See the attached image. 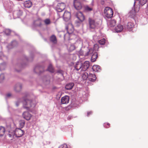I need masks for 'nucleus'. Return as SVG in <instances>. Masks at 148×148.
<instances>
[{
  "label": "nucleus",
  "mask_w": 148,
  "mask_h": 148,
  "mask_svg": "<svg viewBox=\"0 0 148 148\" xmlns=\"http://www.w3.org/2000/svg\"><path fill=\"white\" fill-rule=\"evenodd\" d=\"M36 105V102L28 99H25L23 102V107L24 108L28 110L31 107H34Z\"/></svg>",
  "instance_id": "1"
},
{
  "label": "nucleus",
  "mask_w": 148,
  "mask_h": 148,
  "mask_svg": "<svg viewBox=\"0 0 148 148\" xmlns=\"http://www.w3.org/2000/svg\"><path fill=\"white\" fill-rule=\"evenodd\" d=\"M104 15L108 18L112 17L113 15V11L112 9L108 7H106L104 10Z\"/></svg>",
  "instance_id": "2"
},
{
  "label": "nucleus",
  "mask_w": 148,
  "mask_h": 148,
  "mask_svg": "<svg viewBox=\"0 0 148 148\" xmlns=\"http://www.w3.org/2000/svg\"><path fill=\"white\" fill-rule=\"evenodd\" d=\"M88 21L89 27L90 29H95L98 25V23L92 18H89L88 19Z\"/></svg>",
  "instance_id": "3"
},
{
  "label": "nucleus",
  "mask_w": 148,
  "mask_h": 148,
  "mask_svg": "<svg viewBox=\"0 0 148 148\" xmlns=\"http://www.w3.org/2000/svg\"><path fill=\"white\" fill-rule=\"evenodd\" d=\"M66 5L64 3H58L56 7V10L59 12L63 11L65 8Z\"/></svg>",
  "instance_id": "4"
},
{
  "label": "nucleus",
  "mask_w": 148,
  "mask_h": 148,
  "mask_svg": "<svg viewBox=\"0 0 148 148\" xmlns=\"http://www.w3.org/2000/svg\"><path fill=\"white\" fill-rule=\"evenodd\" d=\"M24 132L20 128H16L14 132V134L17 137L22 136L24 134Z\"/></svg>",
  "instance_id": "5"
},
{
  "label": "nucleus",
  "mask_w": 148,
  "mask_h": 148,
  "mask_svg": "<svg viewBox=\"0 0 148 148\" xmlns=\"http://www.w3.org/2000/svg\"><path fill=\"white\" fill-rule=\"evenodd\" d=\"M73 5L75 8L77 10L81 9L82 6V4L80 1H74Z\"/></svg>",
  "instance_id": "6"
},
{
  "label": "nucleus",
  "mask_w": 148,
  "mask_h": 148,
  "mask_svg": "<svg viewBox=\"0 0 148 148\" xmlns=\"http://www.w3.org/2000/svg\"><path fill=\"white\" fill-rule=\"evenodd\" d=\"M69 97L66 95L61 98V103L62 104H66L68 103L69 101Z\"/></svg>",
  "instance_id": "7"
},
{
  "label": "nucleus",
  "mask_w": 148,
  "mask_h": 148,
  "mask_svg": "<svg viewBox=\"0 0 148 148\" xmlns=\"http://www.w3.org/2000/svg\"><path fill=\"white\" fill-rule=\"evenodd\" d=\"M23 118L27 120H30L32 117V115L28 112H25L23 114Z\"/></svg>",
  "instance_id": "8"
},
{
  "label": "nucleus",
  "mask_w": 148,
  "mask_h": 148,
  "mask_svg": "<svg viewBox=\"0 0 148 148\" xmlns=\"http://www.w3.org/2000/svg\"><path fill=\"white\" fill-rule=\"evenodd\" d=\"M66 29L69 34H71L73 31L74 29L73 25L71 24H69L66 27Z\"/></svg>",
  "instance_id": "9"
},
{
  "label": "nucleus",
  "mask_w": 148,
  "mask_h": 148,
  "mask_svg": "<svg viewBox=\"0 0 148 148\" xmlns=\"http://www.w3.org/2000/svg\"><path fill=\"white\" fill-rule=\"evenodd\" d=\"M71 15L70 12L65 11L63 14V17L64 20L66 21L70 19Z\"/></svg>",
  "instance_id": "10"
},
{
  "label": "nucleus",
  "mask_w": 148,
  "mask_h": 148,
  "mask_svg": "<svg viewBox=\"0 0 148 148\" xmlns=\"http://www.w3.org/2000/svg\"><path fill=\"white\" fill-rule=\"evenodd\" d=\"M76 16L78 19L81 22L83 21L85 19L84 16L82 13L81 12H78L76 15Z\"/></svg>",
  "instance_id": "11"
},
{
  "label": "nucleus",
  "mask_w": 148,
  "mask_h": 148,
  "mask_svg": "<svg viewBox=\"0 0 148 148\" xmlns=\"http://www.w3.org/2000/svg\"><path fill=\"white\" fill-rule=\"evenodd\" d=\"M90 65L89 62L88 61H86L82 64V71H86L89 67Z\"/></svg>",
  "instance_id": "12"
},
{
  "label": "nucleus",
  "mask_w": 148,
  "mask_h": 148,
  "mask_svg": "<svg viewBox=\"0 0 148 148\" xmlns=\"http://www.w3.org/2000/svg\"><path fill=\"white\" fill-rule=\"evenodd\" d=\"M82 63L81 62H77L74 66L75 69L77 71H78L82 68L81 70H82Z\"/></svg>",
  "instance_id": "13"
},
{
  "label": "nucleus",
  "mask_w": 148,
  "mask_h": 148,
  "mask_svg": "<svg viewBox=\"0 0 148 148\" xmlns=\"http://www.w3.org/2000/svg\"><path fill=\"white\" fill-rule=\"evenodd\" d=\"M96 77L95 74L90 73L88 75V79L90 81L93 82L96 80Z\"/></svg>",
  "instance_id": "14"
},
{
  "label": "nucleus",
  "mask_w": 148,
  "mask_h": 148,
  "mask_svg": "<svg viewBox=\"0 0 148 148\" xmlns=\"http://www.w3.org/2000/svg\"><path fill=\"white\" fill-rule=\"evenodd\" d=\"M24 6L27 8H30L32 5V4L31 1H26L24 3Z\"/></svg>",
  "instance_id": "15"
},
{
  "label": "nucleus",
  "mask_w": 148,
  "mask_h": 148,
  "mask_svg": "<svg viewBox=\"0 0 148 148\" xmlns=\"http://www.w3.org/2000/svg\"><path fill=\"white\" fill-rule=\"evenodd\" d=\"M123 29V26L119 24L115 27V30L116 32H119L121 31Z\"/></svg>",
  "instance_id": "16"
},
{
  "label": "nucleus",
  "mask_w": 148,
  "mask_h": 148,
  "mask_svg": "<svg viewBox=\"0 0 148 148\" xmlns=\"http://www.w3.org/2000/svg\"><path fill=\"white\" fill-rule=\"evenodd\" d=\"M116 21L114 20H111L108 21V24L111 27H114L116 25Z\"/></svg>",
  "instance_id": "17"
},
{
  "label": "nucleus",
  "mask_w": 148,
  "mask_h": 148,
  "mask_svg": "<svg viewBox=\"0 0 148 148\" xmlns=\"http://www.w3.org/2000/svg\"><path fill=\"white\" fill-rule=\"evenodd\" d=\"M98 57V54L96 52L94 53L91 57V61L92 62H95Z\"/></svg>",
  "instance_id": "18"
},
{
  "label": "nucleus",
  "mask_w": 148,
  "mask_h": 148,
  "mask_svg": "<svg viewBox=\"0 0 148 148\" xmlns=\"http://www.w3.org/2000/svg\"><path fill=\"white\" fill-rule=\"evenodd\" d=\"M22 88V86L21 84H17L14 87V89L17 92L20 91Z\"/></svg>",
  "instance_id": "19"
},
{
  "label": "nucleus",
  "mask_w": 148,
  "mask_h": 148,
  "mask_svg": "<svg viewBox=\"0 0 148 148\" xmlns=\"http://www.w3.org/2000/svg\"><path fill=\"white\" fill-rule=\"evenodd\" d=\"M50 41L54 44H56L57 43V40L56 36L53 35L51 36L50 38Z\"/></svg>",
  "instance_id": "20"
},
{
  "label": "nucleus",
  "mask_w": 148,
  "mask_h": 148,
  "mask_svg": "<svg viewBox=\"0 0 148 148\" xmlns=\"http://www.w3.org/2000/svg\"><path fill=\"white\" fill-rule=\"evenodd\" d=\"M136 13L134 10L133 9L129 12V16L131 18H134L136 14Z\"/></svg>",
  "instance_id": "21"
},
{
  "label": "nucleus",
  "mask_w": 148,
  "mask_h": 148,
  "mask_svg": "<svg viewBox=\"0 0 148 148\" xmlns=\"http://www.w3.org/2000/svg\"><path fill=\"white\" fill-rule=\"evenodd\" d=\"M5 131V128L3 126H0V136H3Z\"/></svg>",
  "instance_id": "22"
},
{
  "label": "nucleus",
  "mask_w": 148,
  "mask_h": 148,
  "mask_svg": "<svg viewBox=\"0 0 148 148\" xmlns=\"http://www.w3.org/2000/svg\"><path fill=\"white\" fill-rule=\"evenodd\" d=\"M74 85V84L73 83H70L66 85L65 88L67 90H70L73 88Z\"/></svg>",
  "instance_id": "23"
},
{
  "label": "nucleus",
  "mask_w": 148,
  "mask_h": 148,
  "mask_svg": "<svg viewBox=\"0 0 148 148\" xmlns=\"http://www.w3.org/2000/svg\"><path fill=\"white\" fill-rule=\"evenodd\" d=\"M147 1H135V3H137L140 6V5L143 6L147 2Z\"/></svg>",
  "instance_id": "24"
},
{
  "label": "nucleus",
  "mask_w": 148,
  "mask_h": 148,
  "mask_svg": "<svg viewBox=\"0 0 148 148\" xmlns=\"http://www.w3.org/2000/svg\"><path fill=\"white\" fill-rule=\"evenodd\" d=\"M134 10L136 12H138L139 10L140 9V6L139 5V4H138L137 3H135V1L134 2Z\"/></svg>",
  "instance_id": "25"
},
{
  "label": "nucleus",
  "mask_w": 148,
  "mask_h": 148,
  "mask_svg": "<svg viewBox=\"0 0 148 148\" xmlns=\"http://www.w3.org/2000/svg\"><path fill=\"white\" fill-rule=\"evenodd\" d=\"M92 69L94 71H97L100 70V66L97 65H94Z\"/></svg>",
  "instance_id": "26"
},
{
  "label": "nucleus",
  "mask_w": 148,
  "mask_h": 148,
  "mask_svg": "<svg viewBox=\"0 0 148 148\" xmlns=\"http://www.w3.org/2000/svg\"><path fill=\"white\" fill-rule=\"evenodd\" d=\"M42 69V68L41 67L36 66L35 68L34 69V71L37 73L40 74L42 73V72L40 70Z\"/></svg>",
  "instance_id": "27"
},
{
  "label": "nucleus",
  "mask_w": 148,
  "mask_h": 148,
  "mask_svg": "<svg viewBox=\"0 0 148 148\" xmlns=\"http://www.w3.org/2000/svg\"><path fill=\"white\" fill-rule=\"evenodd\" d=\"M134 24L132 22H129L126 25V27L128 29H130L133 28L134 26Z\"/></svg>",
  "instance_id": "28"
},
{
  "label": "nucleus",
  "mask_w": 148,
  "mask_h": 148,
  "mask_svg": "<svg viewBox=\"0 0 148 148\" xmlns=\"http://www.w3.org/2000/svg\"><path fill=\"white\" fill-rule=\"evenodd\" d=\"M75 49V47L74 45H71L69 47H68V49L69 51H72L74 50Z\"/></svg>",
  "instance_id": "29"
},
{
  "label": "nucleus",
  "mask_w": 148,
  "mask_h": 148,
  "mask_svg": "<svg viewBox=\"0 0 148 148\" xmlns=\"http://www.w3.org/2000/svg\"><path fill=\"white\" fill-rule=\"evenodd\" d=\"M20 127L21 128H23L25 125V121L23 120H21L19 121Z\"/></svg>",
  "instance_id": "30"
},
{
  "label": "nucleus",
  "mask_w": 148,
  "mask_h": 148,
  "mask_svg": "<svg viewBox=\"0 0 148 148\" xmlns=\"http://www.w3.org/2000/svg\"><path fill=\"white\" fill-rule=\"evenodd\" d=\"M48 70L51 73H53L54 72V69L51 64H50L49 65L48 68Z\"/></svg>",
  "instance_id": "31"
},
{
  "label": "nucleus",
  "mask_w": 148,
  "mask_h": 148,
  "mask_svg": "<svg viewBox=\"0 0 148 148\" xmlns=\"http://www.w3.org/2000/svg\"><path fill=\"white\" fill-rule=\"evenodd\" d=\"M34 23L35 25L38 26H40L41 25V21L39 19H38Z\"/></svg>",
  "instance_id": "32"
},
{
  "label": "nucleus",
  "mask_w": 148,
  "mask_h": 148,
  "mask_svg": "<svg viewBox=\"0 0 148 148\" xmlns=\"http://www.w3.org/2000/svg\"><path fill=\"white\" fill-rule=\"evenodd\" d=\"M88 75L87 73L85 72L82 75V77L83 79L84 80L86 79L87 78H88Z\"/></svg>",
  "instance_id": "33"
},
{
  "label": "nucleus",
  "mask_w": 148,
  "mask_h": 148,
  "mask_svg": "<svg viewBox=\"0 0 148 148\" xmlns=\"http://www.w3.org/2000/svg\"><path fill=\"white\" fill-rule=\"evenodd\" d=\"M92 8L89 7L88 6H86L84 7V10L85 11L87 12H89L92 11Z\"/></svg>",
  "instance_id": "34"
},
{
  "label": "nucleus",
  "mask_w": 148,
  "mask_h": 148,
  "mask_svg": "<svg viewBox=\"0 0 148 148\" xmlns=\"http://www.w3.org/2000/svg\"><path fill=\"white\" fill-rule=\"evenodd\" d=\"M98 42L101 45H103L105 43V39L104 38L98 41Z\"/></svg>",
  "instance_id": "35"
},
{
  "label": "nucleus",
  "mask_w": 148,
  "mask_h": 148,
  "mask_svg": "<svg viewBox=\"0 0 148 148\" xmlns=\"http://www.w3.org/2000/svg\"><path fill=\"white\" fill-rule=\"evenodd\" d=\"M5 65L4 63H2L0 64V70H2L5 69Z\"/></svg>",
  "instance_id": "36"
},
{
  "label": "nucleus",
  "mask_w": 148,
  "mask_h": 148,
  "mask_svg": "<svg viewBox=\"0 0 148 148\" xmlns=\"http://www.w3.org/2000/svg\"><path fill=\"white\" fill-rule=\"evenodd\" d=\"M4 79V75L3 74H2L0 75V83L3 82Z\"/></svg>",
  "instance_id": "37"
},
{
  "label": "nucleus",
  "mask_w": 148,
  "mask_h": 148,
  "mask_svg": "<svg viewBox=\"0 0 148 148\" xmlns=\"http://www.w3.org/2000/svg\"><path fill=\"white\" fill-rule=\"evenodd\" d=\"M5 33L7 35H9L11 33V31L9 29H7L5 30Z\"/></svg>",
  "instance_id": "38"
},
{
  "label": "nucleus",
  "mask_w": 148,
  "mask_h": 148,
  "mask_svg": "<svg viewBox=\"0 0 148 148\" xmlns=\"http://www.w3.org/2000/svg\"><path fill=\"white\" fill-rule=\"evenodd\" d=\"M58 148H68V147L66 144H63L60 145Z\"/></svg>",
  "instance_id": "39"
},
{
  "label": "nucleus",
  "mask_w": 148,
  "mask_h": 148,
  "mask_svg": "<svg viewBox=\"0 0 148 148\" xmlns=\"http://www.w3.org/2000/svg\"><path fill=\"white\" fill-rule=\"evenodd\" d=\"M46 25H48L50 23V21L49 19H47L44 21Z\"/></svg>",
  "instance_id": "40"
},
{
  "label": "nucleus",
  "mask_w": 148,
  "mask_h": 148,
  "mask_svg": "<svg viewBox=\"0 0 148 148\" xmlns=\"http://www.w3.org/2000/svg\"><path fill=\"white\" fill-rule=\"evenodd\" d=\"M99 48V46L97 44H95L94 46V50H98Z\"/></svg>",
  "instance_id": "41"
},
{
  "label": "nucleus",
  "mask_w": 148,
  "mask_h": 148,
  "mask_svg": "<svg viewBox=\"0 0 148 148\" xmlns=\"http://www.w3.org/2000/svg\"><path fill=\"white\" fill-rule=\"evenodd\" d=\"M104 126L105 127L108 128L110 127V124L109 123H104Z\"/></svg>",
  "instance_id": "42"
},
{
  "label": "nucleus",
  "mask_w": 148,
  "mask_h": 148,
  "mask_svg": "<svg viewBox=\"0 0 148 148\" xmlns=\"http://www.w3.org/2000/svg\"><path fill=\"white\" fill-rule=\"evenodd\" d=\"M92 52V49H90L89 51L88 52L87 54L86 55V56H88V55L90 54Z\"/></svg>",
  "instance_id": "43"
},
{
  "label": "nucleus",
  "mask_w": 148,
  "mask_h": 148,
  "mask_svg": "<svg viewBox=\"0 0 148 148\" xmlns=\"http://www.w3.org/2000/svg\"><path fill=\"white\" fill-rule=\"evenodd\" d=\"M71 108V106H69L65 108V110L66 111H68L70 110Z\"/></svg>",
  "instance_id": "44"
},
{
  "label": "nucleus",
  "mask_w": 148,
  "mask_h": 148,
  "mask_svg": "<svg viewBox=\"0 0 148 148\" xmlns=\"http://www.w3.org/2000/svg\"><path fill=\"white\" fill-rule=\"evenodd\" d=\"M8 135L9 137L13 138L14 136L12 134H8Z\"/></svg>",
  "instance_id": "45"
},
{
  "label": "nucleus",
  "mask_w": 148,
  "mask_h": 148,
  "mask_svg": "<svg viewBox=\"0 0 148 148\" xmlns=\"http://www.w3.org/2000/svg\"><path fill=\"white\" fill-rule=\"evenodd\" d=\"M145 12L146 14L148 15V5L147 7V8L146 9Z\"/></svg>",
  "instance_id": "46"
},
{
  "label": "nucleus",
  "mask_w": 148,
  "mask_h": 148,
  "mask_svg": "<svg viewBox=\"0 0 148 148\" xmlns=\"http://www.w3.org/2000/svg\"><path fill=\"white\" fill-rule=\"evenodd\" d=\"M58 73H60L61 74H62V73H63V71H61V70H59L58 71Z\"/></svg>",
  "instance_id": "47"
},
{
  "label": "nucleus",
  "mask_w": 148,
  "mask_h": 148,
  "mask_svg": "<svg viewBox=\"0 0 148 148\" xmlns=\"http://www.w3.org/2000/svg\"><path fill=\"white\" fill-rule=\"evenodd\" d=\"M91 113H92L91 112H88L87 116H88L90 114H91Z\"/></svg>",
  "instance_id": "48"
},
{
  "label": "nucleus",
  "mask_w": 148,
  "mask_h": 148,
  "mask_svg": "<svg viewBox=\"0 0 148 148\" xmlns=\"http://www.w3.org/2000/svg\"><path fill=\"white\" fill-rule=\"evenodd\" d=\"M6 96L8 97H9L11 96V94L10 93H8L7 94Z\"/></svg>",
  "instance_id": "49"
},
{
  "label": "nucleus",
  "mask_w": 148,
  "mask_h": 148,
  "mask_svg": "<svg viewBox=\"0 0 148 148\" xmlns=\"http://www.w3.org/2000/svg\"><path fill=\"white\" fill-rule=\"evenodd\" d=\"M12 43L13 44H16V41H14L12 42Z\"/></svg>",
  "instance_id": "50"
}]
</instances>
